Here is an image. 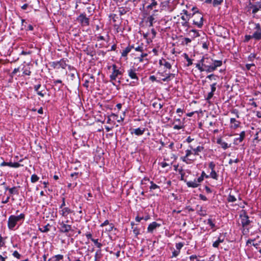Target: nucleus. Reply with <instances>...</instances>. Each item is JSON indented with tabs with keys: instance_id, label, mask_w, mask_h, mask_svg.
<instances>
[{
	"instance_id": "f257e3e1",
	"label": "nucleus",
	"mask_w": 261,
	"mask_h": 261,
	"mask_svg": "<svg viewBox=\"0 0 261 261\" xmlns=\"http://www.w3.org/2000/svg\"><path fill=\"white\" fill-rule=\"evenodd\" d=\"M222 64L221 60H214L212 58L207 56H203L196 64V67L200 71L212 72L215 71L217 67H220Z\"/></svg>"
},
{
	"instance_id": "f03ea898",
	"label": "nucleus",
	"mask_w": 261,
	"mask_h": 261,
	"mask_svg": "<svg viewBox=\"0 0 261 261\" xmlns=\"http://www.w3.org/2000/svg\"><path fill=\"white\" fill-rule=\"evenodd\" d=\"M25 219V215L23 213L18 216L11 215L8 220V227L9 229L13 230L19 222L22 223Z\"/></svg>"
},
{
	"instance_id": "7ed1b4c3",
	"label": "nucleus",
	"mask_w": 261,
	"mask_h": 261,
	"mask_svg": "<svg viewBox=\"0 0 261 261\" xmlns=\"http://www.w3.org/2000/svg\"><path fill=\"white\" fill-rule=\"evenodd\" d=\"M193 16L194 17L193 20V24L199 28H201L203 25L202 14L198 12H197L194 13Z\"/></svg>"
},
{
	"instance_id": "20e7f679",
	"label": "nucleus",
	"mask_w": 261,
	"mask_h": 261,
	"mask_svg": "<svg viewBox=\"0 0 261 261\" xmlns=\"http://www.w3.org/2000/svg\"><path fill=\"white\" fill-rule=\"evenodd\" d=\"M191 17V15H182L180 16V19H178V23L181 24V25L188 29L190 28V24L189 21Z\"/></svg>"
},
{
	"instance_id": "39448f33",
	"label": "nucleus",
	"mask_w": 261,
	"mask_h": 261,
	"mask_svg": "<svg viewBox=\"0 0 261 261\" xmlns=\"http://www.w3.org/2000/svg\"><path fill=\"white\" fill-rule=\"evenodd\" d=\"M252 37L256 41L261 40V27L259 23H255L254 32L253 33Z\"/></svg>"
},
{
	"instance_id": "423d86ee",
	"label": "nucleus",
	"mask_w": 261,
	"mask_h": 261,
	"mask_svg": "<svg viewBox=\"0 0 261 261\" xmlns=\"http://www.w3.org/2000/svg\"><path fill=\"white\" fill-rule=\"evenodd\" d=\"M113 72L110 75L111 81H115L119 75L122 74V72L117 68V66L115 64L112 65Z\"/></svg>"
},
{
	"instance_id": "0eeeda50",
	"label": "nucleus",
	"mask_w": 261,
	"mask_h": 261,
	"mask_svg": "<svg viewBox=\"0 0 261 261\" xmlns=\"http://www.w3.org/2000/svg\"><path fill=\"white\" fill-rule=\"evenodd\" d=\"M77 20L83 26H88L89 25V19L86 17L85 13L81 14L77 18Z\"/></svg>"
},
{
	"instance_id": "6e6552de",
	"label": "nucleus",
	"mask_w": 261,
	"mask_h": 261,
	"mask_svg": "<svg viewBox=\"0 0 261 261\" xmlns=\"http://www.w3.org/2000/svg\"><path fill=\"white\" fill-rule=\"evenodd\" d=\"M34 89L37 92L38 95L43 97L46 94L47 90L44 86H41L40 84L35 85Z\"/></svg>"
},
{
	"instance_id": "1a4fd4ad",
	"label": "nucleus",
	"mask_w": 261,
	"mask_h": 261,
	"mask_svg": "<svg viewBox=\"0 0 261 261\" xmlns=\"http://www.w3.org/2000/svg\"><path fill=\"white\" fill-rule=\"evenodd\" d=\"M60 227L59 231L62 233H68L71 230V225L69 224H65L64 222H59Z\"/></svg>"
},
{
	"instance_id": "9d476101",
	"label": "nucleus",
	"mask_w": 261,
	"mask_h": 261,
	"mask_svg": "<svg viewBox=\"0 0 261 261\" xmlns=\"http://www.w3.org/2000/svg\"><path fill=\"white\" fill-rule=\"evenodd\" d=\"M157 75L159 76V77L161 79V80L164 82H168L170 81L172 79L175 77V74L173 73H168L166 74V76H165L163 74V73L162 72H158Z\"/></svg>"
},
{
	"instance_id": "9b49d317",
	"label": "nucleus",
	"mask_w": 261,
	"mask_h": 261,
	"mask_svg": "<svg viewBox=\"0 0 261 261\" xmlns=\"http://www.w3.org/2000/svg\"><path fill=\"white\" fill-rule=\"evenodd\" d=\"M240 217L241 219V224L243 227L248 226L250 223L248 216L245 212L243 214H241Z\"/></svg>"
},
{
	"instance_id": "f8f14e48",
	"label": "nucleus",
	"mask_w": 261,
	"mask_h": 261,
	"mask_svg": "<svg viewBox=\"0 0 261 261\" xmlns=\"http://www.w3.org/2000/svg\"><path fill=\"white\" fill-rule=\"evenodd\" d=\"M193 153L191 149H187L186 150V155L184 156L181 158V160L182 162L187 163L190 164L192 162L194 161V159H190L189 157Z\"/></svg>"
},
{
	"instance_id": "ddd939ff",
	"label": "nucleus",
	"mask_w": 261,
	"mask_h": 261,
	"mask_svg": "<svg viewBox=\"0 0 261 261\" xmlns=\"http://www.w3.org/2000/svg\"><path fill=\"white\" fill-rule=\"evenodd\" d=\"M72 212V210L70 209L69 207H65L59 210V213L62 219L67 218L68 215L71 214Z\"/></svg>"
},
{
	"instance_id": "4468645a",
	"label": "nucleus",
	"mask_w": 261,
	"mask_h": 261,
	"mask_svg": "<svg viewBox=\"0 0 261 261\" xmlns=\"http://www.w3.org/2000/svg\"><path fill=\"white\" fill-rule=\"evenodd\" d=\"M128 75L130 78L133 80H135L133 82L136 83L138 81V77L137 75L136 70L135 68H132L128 70Z\"/></svg>"
},
{
	"instance_id": "2eb2a0df",
	"label": "nucleus",
	"mask_w": 261,
	"mask_h": 261,
	"mask_svg": "<svg viewBox=\"0 0 261 261\" xmlns=\"http://www.w3.org/2000/svg\"><path fill=\"white\" fill-rule=\"evenodd\" d=\"M160 226V224H159L156 222H153L148 225L147 228V231L150 233H152L154 230Z\"/></svg>"
},
{
	"instance_id": "dca6fc26",
	"label": "nucleus",
	"mask_w": 261,
	"mask_h": 261,
	"mask_svg": "<svg viewBox=\"0 0 261 261\" xmlns=\"http://www.w3.org/2000/svg\"><path fill=\"white\" fill-rule=\"evenodd\" d=\"M0 166H9V167H12V168H18L21 166V165L17 162L12 163V162H3L1 164Z\"/></svg>"
},
{
	"instance_id": "f3484780",
	"label": "nucleus",
	"mask_w": 261,
	"mask_h": 261,
	"mask_svg": "<svg viewBox=\"0 0 261 261\" xmlns=\"http://www.w3.org/2000/svg\"><path fill=\"white\" fill-rule=\"evenodd\" d=\"M245 137V132L242 131L238 138H236L234 139L233 143L236 145H238L239 143L242 142Z\"/></svg>"
},
{
	"instance_id": "a211bd4d",
	"label": "nucleus",
	"mask_w": 261,
	"mask_h": 261,
	"mask_svg": "<svg viewBox=\"0 0 261 261\" xmlns=\"http://www.w3.org/2000/svg\"><path fill=\"white\" fill-rule=\"evenodd\" d=\"M230 128L235 129L240 126L241 122L237 121L235 118H231L230 120Z\"/></svg>"
},
{
	"instance_id": "6ab92c4d",
	"label": "nucleus",
	"mask_w": 261,
	"mask_h": 261,
	"mask_svg": "<svg viewBox=\"0 0 261 261\" xmlns=\"http://www.w3.org/2000/svg\"><path fill=\"white\" fill-rule=\"evenodd\" d=\"M217 143L220 145L221 147L224 149H226L231 146L230 144H228L225 142L223 141L221 139H218L217 140Z\"/></svg>"
},
{
	"instance_id": "aec40b11",
	"label": "nucleus",
	"mask_w": 261,
	"mask_h": 261,
	"mask_svg": "<svg viewBox=\"0 0 261 261\" xmlns=\"http://www.w3.org/2000/svg\"><path fill=\"white\" fill-rule=\"evenodd\" d=\"M252 13L256 14L259 10H261V3L256 2L255 4L252 5Z\"/></svg>"
},
{
	"instance_id": "412c9836",
	"label": "nucleus",
	"mask_w": 261,
	"mask_h": 261,
	"mask_svg": "<svg viewBox=\"0 0 261 261\" xmlns=\"http://www.w3.org/2000/svg\"><path fill=\"white\" fill-rule=\"evenodd\" d=\"M159 64L161 65L164 66L166 68L169 69H171L172 67L171 64L169 62L166 61L165 59L160 60L159 61Z\"/></svg>"
},
{
	"instance_id": "4be33fe9",
	"label": "nucleus",
	"mask_w": 261,
	"mask_h": 261,
	"mask_svg": "<svg viewBox=\"0 0 261 261\" xmlns=\"http://www.w3.org/2000/svg\"><path fill=\"white\" fill-rule=\"evenodd\" d=\"M197 213L200 216H204L206 215V212L203 207L199 205H197Z\"/></svg>"
},
{
	"instance_id": "5701e85b",
	"label": "nucleus",
	"mask_w": 261,
	"mask_h": 261,
	"mask_svg": "<svg viewBox=\"0 0 261 261\" xmlns=\"http://www.w3.org/2000/svg\"><path fill=\"white\" fill-rule=\"evenodd\" d=\"M134 48V46H128L121 53V56L123 57H126L127 54L130 51L132 48Z\"/></svg>"
},
{
	"instance_id": "b1692460",
	"label": "nucleus",
	"mask_w": 261,
	"mask_h": 261,
	"mask_svg": "<svg viewBox=\"0 0 261 261\" xmlns=\"http://www.w3.org/2000/svg\"><path fill=\"white\" fill-rule=\"evenodd\" d=\"M199 184L196 181V179L193 181H189L187 182V185L188 187L196 188L199 186Z\"/></svg>"
},
{
	"instance_id": "393cba45",
	"label": "nucleus",
	"mask_w": 261,
	"mask_h": 261,
	"mask_svg": "<svg viewBox=\"0 0 261 261\" xmlns=\"http://www.w3.org/2000/svg\"><path fill=\"white\" fill-rule=\"evenodd\" d=\"M145 132V129H141V128H137L134 129L133 132L132 133H134L137 136H141L144 134Z\"/></svg>"
},
{
	"instance_id": "a878e982",
	"label": "nucleus",
	"mask_w": 261,
	"mask_h": 261,
	"mask_svg": "<svg viewBox=\"0 0 261 261\" xmlns=\"http://www.w3.org/2000/svg\"><path fill=\"white\" fill-rule=\"evenodd\" d=\"M223 241L224 238H222V236H220L218 238V240L213 243V246L215 248H217L218 247L220 243L223 242Z\"/></svg>"
},
{
	"instance_id": "bb28decb",
	"label": "nucleus",
	"mask_w": 261,
	"mask_h": 261,
	"mask_svg": "<svg viewBox=\"0 0 261 261\" xmlns=\"http://www.w3.org/2000/svg\"><path fill=\"white\" fill-rule=\"evenodd\" d=\"M58 65V69L60 68H62L63 69H65L67 65L66 63V61L64 60H61L60 61L57 62L56 64Z\"/></svg>"
},
{
	"instance_id": "cd10ccee",
	"label": "nucleus",
	"mask_w": 261,
	"mask_h": 261,
	"mask_svg": "<svg viewBox=\"0 0 261 261\" xmlns=\"http://www.w3.org/2000/svg\"><path fill=\"white\" fill-rule=\"evenodd\" d=\"M204 149V147L202 146H198L196 148L193 149V154L195 155H198L199 152H201Z\"/></svg>"
},
{
	"instance_id": "c85d7f7f",
	"label": "nucleus",
	"mask_w": 261,
	"mask_h": 261,
	"mask_svg": "<svg viewBox=\"0 0 261 261\" xmlns=\"http://www.w3.org/2000/svg\"><path fill=\"white\" fill-rule=\"evenodd\" d=\"M128 11H129V10L126 8L120 7L119 8V13L120 15H124Z\"/></svg>"
},
{
	"instance_id": "c756f323",
	"label": "nucleus",
	"mask_w": 261,
	"mask_h": 261,
	"mask_svg": "<svg viewBox=\"0 0 261 261\" xmlns=\"http://www.w3.org/2000/svg\"><path fill=\"white\" fill-rule=\"evenodd\" d=\"M155 18L154 17V15H152L149 16L147 20L149 23V27H152L153 25V24L154 22Z\"/></svg>"
},
{
	"instance_id": "7c9ffc66",
	"label": "nucleus",
	"mask_w": 261,
	"mask_h": 261,
	"mask_svg": "<svg viewBox=\"0 0 261 261\" xmlns=\"http://www.w3.org/2000/svg\"><path fill=\"white\" fill-rule=\"evenodd\" d=\"M49 224H47L45 226H43L42 228H39V230L42 232H47L49 230Z\"/></svg>"
},
{
	"instance_id": "2f4dec72",
	"label": "nucleus",
	"mask_w": 261,
	"mask_h": 261,
	"mask_svg": "<svg viewBox=\"0 0 261 261\" xmlns=\"http://www.w3.org/2000/svg\"><path fill=\"white\" fill-rule=\"evenodd\" d=\"M190 33H192L191 36L193 38H196L199 36V33L195 30H192L190 31Z\"/></svg>"
},
{
	"instance_id": "473e14b6",
	"label": "nucleus",
	"mask_w": 261,
	"mask_h": 261,
	"mask_svg": "<svg viewBox=\"0 0 261 261\" xmlns=\"http://www.w3.org/2000/svg\"><path fill=\"white\" fill-rule=\"evenodd\" d=\"M209 177H212V178L214 179H218V174L216 172L215 170L211 171V172L210 173V175H209Z\"/></svg>"
},
{
	"instance_id": "72a5a7b5",
	"label": "nucleus",
	"mask_w": 261,
	"mask_h": 261,
	"mask_svg": "<svg viewBox=\"0 0 261 261\" xmlns=\"http://www.w3.org/2000/svg\"><path fill=\"white\" fill-rule=\"evenodd\" d=\"M237 200L236 198L233 196L229 194L227 198V201L229 202H234Z\"/></svg>"
},
{
	"instance_id": "f704fd0d",
	"label": "nucleus",
	"mask_w": 261,
	"mask_h": 261,
	"mask_svg": "<svg viewBox=\"0 0 261 261\" xmlns=\"http://www.w3.org/2000/svg\"><path fill=\"white\" fill-rule=\"evenodd\" d=\"M150 184L151 185L149 188L150 191L160 189L159 186L153 183V181H150Z\"/></svg>"
},
{
	"instance_id": "c9c22d12",
	"label": "nucleus",
	"mask_w": 261,
	"mask_h": 261,
	"mask_svg": "<svg viewBox=\"0 0 261 261\" xmlns=\"http://www.w3.org/2000/svg\"><path fill=\"white\" fill-rule=\"evenodd\" d=\"M16 189H17L16 187H14L12 188H10L9 189V191L11 194H18V192Z\"/></svg>"
},
{
	"instance_id": "e433bc0d",
	"label": "nucleus",
	"mask_w": 261,
	"mask_h": 261,
	"mask_svg": "<svg viewBox=\"0 0 261 261\" xmlns=\"http://www.w3.org/2000/svg\"><path fill=\"white\" fill-rule=\"evenodd\" d=\"M185 58L186 59V60L188 61V64L187 66H189L192 64V60L189 58L188 55L187 54H184Z\"/></svg>"
},
{
	"instance_id": "4c0bfd02",
	"label": "nucleus",
	"mask_w": 261,
	"mask_h": 261,
	"mask_svg": "<svg viewBox=\"0 0 261 261\" xmlns=\"http://www.w3.org/2000/svg\"><path fill=\"white\" fill-rule=\"evenodd\" d=\"M151 3L147 6L148 8L152 9L153 7L156 6L158 4L156 0H151Z\"/></svg>"
},
{
	"instance_id": "58836bf2",
	"label": "nucleus",
	"mask_w": 261,
	"mask_h": 261,
	"mask_svg": "<svg viewBox=\"0 0 261 261\" xmlns=\"http://www.w3.org/2000/svg\"><path fill=\"white\" fill-rule=\"evenodd\" d=\"M39 180V177L36 174H33L31 177L32 182H35Z\"/></svg>"
},
{
	"instance_id": "ea45409f",
	"label": "nucleus",
	"mask_w": 261,
	"mask_h": 261,
	"mask_svg": "<svg viewBox=\"0 0 261 261\" xmlns=\"http://www.w3.org/2000/svg\"><path fill=\"white\" fill-rule=\"evenodd\" d=\"M152 106L155 108H158L160 110L163 108V105L161 103H158V102H155L152 103Z\"/></svg>"
},
{
	"instance_id": "a19ab883",
	"label": "nucleus",
	"mask_w": 261,
	"mask_h": 261,
	"mask_svg": "<svg viewBox=\"0 0 261 261\" xmlns=\"http://www.w3.org/2000/svg\"><path fill=\"white\" fill-rule=\"evenodd\" d=\"M92 241L94 243L95 246L98 248H100L102 246V244L98 242V239H92Z\"/></svg>"
},
{
	"instance_id": "79ce46f5",
	"label": "nucleus",
	"mask_w": 261,
	"mask_h": 261,
	"mask_svg": "<svg viewBox=\"0 0 261 261\" xmlns=\"http://www.w3.org/2000/svg\"><path fill=\"white\" fill-rule=\"evenodd\" d=\"M147 55H148V54L146 53H142L140 57H138L137 59H138V60L140 62H142L143 61V58L147 57Z\"/></svg>"
},
{
	"instance_id": "37998d69",
	"label": "nucleus",
	"mask_w": 261,
	"mask_h": 261,
	"mask_svg": "<svg viewBox=\"0 0 261 261\" xmlns=\"http://www.w3.org/2000/svg\"><path fill=\"white\" fill-rule=\"evenodd\" d=\"M223 0H214L213 2V6L216 7L218 5L221 4Z\"/></svg>"
},
{
	"instance_id": "c03bdc74",
	"label": "nucleus",
	"mask_w": 261,
	"mask_h": 261,
	"mask_svg": "<svg viewBox=\"0 0 261 261\" xmlns=\"http://www.w3.org/2000/svg\"><path fill=\"white\" fill-rule=\"evenodd\" d=\"M256 57L255 54H251L248 57V59L250 61H252Z\"/></svg>"
},
{
	"instance_id": "a18cd8bd",
	"label": "nucleus",
	"mask_w": 261,
	"mask_h": 261,
	"mask_svg": "<svg viewBox=\"0 0 261 261\" xmlns=\"http://www.w3.org/2000/svg\"><path fill=\"white\" fill-rule=\"evenodd\" d=\"M231 113L232 114H233L234 115H236V116L237 117V118H239L240 117V116H239V112L238 111V110L237 109H233L231 111Z\"/></svg>"
},
{
	"instance_id": "49530a36",
	"label": "nucleus",
	"mask_w": 261,
	"mask_h": 261,
	"mask_svg": "<svg viewBox=\"0 0 261 261\" xmlns=\"http://www.w3.org/2000/svg\"><path fill=\"white\" fill-rule=\"evenodd\" d=\"M251 39H253V37H252V35H246L245 36V40L244 42H248Z\"/></svg>"
},
{
	"instance_id": "de8ad7c7",
	"label": "nucleus",
	"mask_w": 261,
	"mask_h": 261,
	"mask_svg": "<svg viewBox=\"0 0 261 261\" xmlns=\"http://www.w3.org/2000/svg\"><path fill=\"white\" fill-rule=\"evenodd\" d=\"M215 164L213 162H211L208 165V167L211 169L212 171L215 170Z\"/></svg>"
},
{
	"instance_id": "09e8293b",
	"label": "nucleus",
	"mask_w": 261,
	"mask_h": 261,
	"mask_svg": "<svg viewBox=\"0 0 261 261\" xmlns=\"http://www.w3.org/2000/svg\"><path fill=\"white\" fill-rule=\"evenodd\" d=\"M183 243L181 242L176 244V248L178 251H180V249L183 247Z\"/></svg>"
},
{
	"instance_id": "8fccbe9b",
	"label": "nucleus",
	"mask_w": 261,
	"mask_h": 261,
	"mask_svg": "<svg viewBox=\"0 0 261 261\" xmlns=\"http://www.w3.org/2000/svg\"><path fill=\"white\" fill-rule=\"evenodd\" d=\"M135 49L136 51L142 52L144 50L143 46L142 44L141 45H139L138 47L135 48Z\"/></svg>"
},
{
	"instance_id": "3c124183",
	"label": "nucleus",
	"mask_w": 261,
	"mask_h": 261,
	"mask_svg": "<svg viewBox=\"0 0 261 261\" xmlns=\"http://www.w3.org/2000/svg\"><path fill=\"white\" fill-rule=\"evenodd\" d=\"M216 85H217V83H215L214 84H213L212 85H211V92H212V93H214V92L216 91Z\"/></svg>"
},
{
	"instance_id": "603ef678",
	"label": "nucleus",
	"mask_w": 261,
	"mask_h": 261,
	"mask_svg": "<svg viewBox=\"0 0 261 261\" xmlns=\"http://www.w3.org/2000/svg\"><path fill=\"white\" fill-rule=\"evenodd\" d=\"M59 222H64L65 224H68L70 222V221L67 218H63L61 220H60Z\"/></svg>"
},
{
	"instance_id": "864d4df0",
	"label": "nucleus",
	"mask_w": 261,
	"mask_h": 261,
	"mask_svg": "<svg viewBox=\"0 0 261 261\" xmlns=\"http://www.w3.org/2000/svg\"><path fill=\"white\" fill-rule=\"evenodd\" d=\"M13 255L18 259H19L21 257V255L17 251H15L13 252Z\"/></svg>"
},
{
	"instance_id": "5fc2aeb1",
	"label": "nucleus",
	"mask_w": 261,
	"mask_h": 261,
	"mask_svg": "<svg viewBox=\"0 0 261 261\" xmlns=\"http://www.w3.org/2000/svg\"><path fill=\"white\" fill-rule=\"evenodd\" d=\"M53 258H55L57 260H61L63 258V255L61 254H58L54 256Z\"/></svg>"
},
{
	"instance_id": "6e6d98bb",
	"label": "nucleus",
	"mask_w": 261,
	"mask_h": 261,
	"mask_svg": "<svg viewBox=\"0 0 261 261\" xmlns=\"http://www.w3.org/2000/svg\"><path fill=\"white\" fill-rule=\"evenodd\" d=\"M62 202L59 207L60 209L63 208L64 207H65L64 206H65V198L64 197H63L62 199Z\"/></svg>"
},
{
	"instance_id": "4d7b16f0",
	"label": "nucleus",
	"mask_w": 261,
	"mask_h": 261,
	"mask_svg": "<svg viewBox=\"0 0 261 261\" xmlns=\"http://www.w3.org/2000/svg\"><path fill=\"white\" fill-rule=\"evenodd\" d=\"M5 241L3 237L0 235V249L5 245Z\"/></svg>"
},
{
	"instance_id": "13d9d810",
	"label": "nucleus",
	"mask_w": 261,
	"mask_h": 261,
	"mask_svg": "<svg viewBox=\"0 0 261 261\" xmlns=\"http://www.w3.org/2000/svg\"><path fill=\"white\" fill-rule=\"evenodd\" d=\"M31 73V71H30V69H25L24 71H23V74L24 75H30Z\"/></svg>"
},
{
	"instance_id": "bf43d9fd",
	"label": "nucleus",
	"mask_w": 261,
	"mask_h": 261,
	"mask_svg": "<svg viewBox=\"0 0 261 261\" xmlns=\"http://www.w3.org/2000/svg\"><path fill=\"white\" fill-rule=\"evenodd\" d=\"M207 224L210 225L212 228H213L215 226V224L213 222L211 219H208L207 220Z\"/></svg>"
},
{
	"instance_id": "052dcab7",
	"label": "nucleus",
	"mask_w": 261,
	"mask_h": 261,
	"mask_svg": "<svg viewBox=\"0 0 261 261\" xmlns=\"http://www.w3.org/2000/svg\"><path fill=\"white\" fill-rule=\"evenodd\" d=\"M252 67H255V65L254 64H247L246 65V68L247 70H251Z\"/></svg>"
},
{
	"instance_id": "680f3d73",
	"label": "nucleus",
	"mask_w": 261,
	"mask_h": 261,
	"mask_svg": "<svg viewBox=\"0 0 261 261\" xmlns=\"http://www.w3.org/2000/svg\"><path fill=\"white\" fill-rule=\"evenodd\" d=\"M183 128V125L181 124L178 125H174L173 126V128L174 129H180Z\"/></svg>"
},
{
	"instance_id": "e2e57ef3",
	"label": "nucleus",
	"mask_w": 261,
	"mask_h": 261,
	"mask_svg": "<svg viewBox=\"0 0 261 261\" xmlns=\"http://www.w3.org/2000/svg\"><path fill=\"white\" fill-rule=\"evenodd\" d=\"M110 17L113 20L114 22L116 21V18H117V15L115 14H112L110 15Z\"/></svg>"
},
{
	"instance_id": "0e129e2a",
	"label": "nucleus",
	"mask_w": 261,
	"mask_h": 261,
	"mask_svg": "<svg viewBox=\"0 0 261 261\" xmlns=\"http://www.w3.org/2000/svg\"><path fill=\"white\" fill-rule=\"evenodd\" d=\"M182 15H191L190 14L188 13V12L186 10H183L180 13V16Z\"/></svg>"
},
{
	"instance_id": "69168bd1",
	"label": "nucleus",
	"mask_w": 261,
	"mask_h": 261,
	"mask_svg": "<svg viewBox=\"0 0 261 261\" xmlns=\"http://www.w3.org/2000/svg\"><path fill=\"white\" fill-rule=\"evenodd\" d=\"M180 252V251H178V250H174L173 252H172V257H176L179 253Z\"/></svg>"
},
{
	"instance_id": "338daca9",
	"label": "nucleus",
	"mask_w": 261,
	"mask_h": 261,
	"mask_svg": "<svg viewBox=\"0 0 261 261\" xmlns=\"http://www.w3.org/2000/svg\"><path fill=\"white\" fill-rule=\"evenodd\" d=\"M239 162V160L238 159H236L235 160H232V159H230L229 161V164H232L233 163H237Z\"/></svg>"
},
{
	"instance_id": "774afa93",
	"label": "nucleus",
	"mask_w": 261,
	"mask_h": 261,
	"mask_svg": "<svg viewBox=\"0 0 261 261\" xmlns=\"http://www.w3.org/2000/svg\"><path fill=\"white\" fill-rule=\"evenodd\" d=\"M213 95H214V93H213L211 92H209L208 93L207 96L206 97V100H210L213 96Z\"/></svg>"
}]
</instances>
